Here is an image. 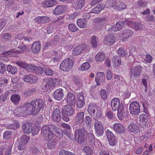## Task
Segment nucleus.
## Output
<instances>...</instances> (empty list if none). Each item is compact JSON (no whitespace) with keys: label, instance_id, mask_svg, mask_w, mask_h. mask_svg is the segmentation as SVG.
<instances>
[{"label":"nucleus","instance_id":"50","mask_svg":"<svg viewBox=\"0 0 155 155\" xmlns=\"http://www.w3.org/2000/svg\"><path fill=\"white\" fill-rule=\"evenodd\" d=\"M83 150L87 153V155H91L93 153L92 150L89 146L84 147L83 149Z\"/></svg>","mask_w":155,"mask_h":155},{"label":"nucleus","instance_id":"54","mask_svg":"<svg viewBox=\"0 0 155 155\" xmlns=\"http://www.w3.org/2000/svg\"><path fill=\"white\" fill-rule=\"evenodd\" d=\"M117 52L118 54L121 57L124 56L127 54L126 50L122 47L119 48Z\"/></svg>","mask_w":155,"mask_h":155},{"label":"nucleus","instance_id":"36","mask_svg":"<svg viewBox=\"0 0 155 155\" xmlns=\"http://www.w3.org/2000/svg\"><path fill=\"white\" fill-rule=\"evenodd\" d=\"M112 61L114 64L117 66H120L121 63L120 58L117 55L114 56L112 59Z\"/></svg>","mask_w":155,"mask_h":155},{"label":"nucleus","instance_id":"41","mask_svg":"<svg viewBox=\"0 0 155 155\" xmlns=\"http://www.w3.org/2000/svg\"><path fill=\"white\" fill-rule=\"evenodd\" d=\"M18 48L19 50H18L16 51H12V52L13 53L12 54L13 55V56H15L14 55L13 53L15 54L16 53H21L22 52H24L25 51H26V47L24 45H21L20 46L18 47Z\"/></svg>","mask_w":155,"mask_h":155},{"label":"nucleus","instance_id":"24","mask_svg":"<svg viewBox=\"0 0 155 155\" xmlns=\"http://www.w3.org/2000/svg\"><path fill=\"white\" fill-rule=\"evenodd\" d=\"M50 127L51 129V130L54 131L55 134L57 137L60 139L63 136V134L61 132H60V130L59 128L56 127L55 126L52 124H50Z\"/></svg>","mask_w":155,"mask_h":155},{"label":"nucleus","instance_id":"26","mask_svg":"<svg viewBox=\"0 0 155 155\" xmlns=\"http://www.w3.org/2000/svg\"><path fill=\"white\" fill-rule=\"evenodd\" d=\"M120 103V101L117 98H114L112 100L111 103V106L112 109L114 111H115L117 109Z\"/></svg>","mask_w":155,"mask_h":155},{"label":"nucleus","instance_id":"35","mask_svg":"<svg viewBox=\"0 0 155 155\" xmlns=\"http://www.w3.org/2000/svg\"><path fill=\"white\" fill-rule=\"evenodd\" d=\"M64 111L66 114L71 115L73 114L74 110L72 106L68 105L65 106Z\"/></svg>","mask_w":155,"mask_h":155},{"label":"nucleus","instance_id":"59","mask_svg":"<svg viewBox=\"0 0 155 155\" xmlns=\"http://www.w3.org/2000/svg\"><path fill=\"white\" fill-rule=\"evenodd\" d=\"M145 19L149 22H154L155 21V17L152 15H149L146 17Z\"/></svg>","mask_w":155,"mask_h":155},{"label":"nucleus","instance_id":"53","mask_svg":"<svg viewBox=\"0 0 155 155\" xmlns=\"http://www.w3.org/2000/svg\"><path fill=\"white\" fill-rule=\"evenodd\" d=\"M114 76L115 81L119 83H123L124 81V78L121 76L117 74H114Z\"/></svg>","mask_w":155,"mask_h":155},{"label":"nucleus","instance_id":"4","mask_svg":"<svg viewBox=\"0 0 155 155\" xmlns=\"http://www.w3.org/2000/svg\"><path fill=\"white\" fill-rule=\"evenodd\" d=\"M142 72V67L140 65L132 66L129 71V75L131 79L139 77Z\"/></svg>","mask_w":155,"mask_h":155},{"label":"nucleus","instance_id":"20","mask_svg":"<svg viewBox=\"0 0 155 155\" xmlns=\"http://www.w3.org/2000/svg\"><path fill=\"white\" fill-rule=\"evenodd\" d=\"M139 124L142 127L146 125L148 120L147 117L145 114H140L139 117Z\"/></svg>","mask_w":155,"mask_h":155},{"label":"nucleus","instance_id":"56","mask_svg":"<svg viewBox=\"0 0 155 155\" xmlns=\"http://www.w3.org/2000/svg\"><path fill=\"white\" fill-rule=\"evenodd\" d=\"M12 134V132L10 131L7 130L5 131L3 134V138L6 139H8L11 137Z\"/></svg>","mask_w":155,"mask_h":155},{"label":"nucleus","instance_id":"13","mask_svg":"<svg viewBox=\"0 0 155 155\" xmlns=\"http://www.w3.org/2000/svg\"><path fill=\"white\" fill-rule=\"evenodd\" d=\"M67 6L65 5H58L53 11V14L56 15H60L66 11Z\"/></svg>","mask_w":155,"mask_h":155},{"label":"nucleus","instance_id":"18","mask_svg":"<svg viewBox=\"0 0 155 155\" xmlns=\"http://www.w3.org/2000/svg\"><path fill=\"white\" fill-rule=\"evenodd\" d=\"M114 130L119 134L124 133L125 129L124 127L121 124L117 123L113 125Z\"/></svg>","mask_w":155,"mask_h":155},{"label":"nucleus","instance_id":"9","mask_svg":"<svg viewBox=\"0 0 155 155\" xmlns=\"http://www.w3.org/2000/svg\"><path fill=\"white\" fill-rule=\"evenodd\" d=\"M73 65V61L70 58H67L60 64V68L62 71H68L72 68Z\"/></svg>","mask_w":155,"mask_h":155},{"label":"nucleus","instance_id":"64","mask_svg":"<svg viewBox=\"0 0 155 155\" xmlns=\"http://www.w3.org/2000/svg\"><path fill=\"white\" fill-rule=\"evenodd\" d=\"M71 130H64L63 131V132H62V133L63 134H64L65 135L67 136L69 138H71V137L72 136V134L71 133Z\"/></svg>","mask_w":155,"mask_h":155},{"label":"nucleus","instance_id":"33","mask_svg":"<svg viewBox=\"0 0 155 155\" xmlns=\"http://www.w3.org/2000/svg\"><path fill=\"white\" fill-rule=\"evenodd\" d=\"M50 140L47 144L48 147L49 148L53 149L55 147L57 143V140L54 138L48 139Z\"/></svg>","mask_w":155,"mask_h":155},{"label":"nucleus","instance_id":"34","mask_svg":"<svg viewBox=\"0 0 155 155\" xmlns=\"http://www.w3.org/2000/svg\"><path fill=\"white\" fill-rule=\"evenodd\" d=\"M77 24L80 28H84L87 27V21L84 19H79L77 21Z\"/></svg>","mask_w":155,"mask_h":155},{"label":"nucleus","instance_id":"8","mask_svg":"<svg viewBox=\"0 0 155 155\" xmlns=\"http://www.w3.org/2000/svg\"><path fill=\"white\" fill-rule=\"evenodd\" d=\"M84 113L83 112H78L74 119V122L73 126L74 128L81 127L84 120Z\"/></svg>","mask_w":155,"mask_h":155},{"label":"nucleus","instance_id":"62","mask_svg":"<svg viewBox=\"0 0 155 155\" xmlns=\"http://www.w3.org/2000/svg\"><path fill=\"white\" fill-rule=\"evenodd\" d=\"M91 44L93 47L95 48L97 47V41L96 40V38L95 36H93L91 38Z\"/></svg>","mask_w":155,"mask_h":155},{"label":"nucleus","instance_id":"47","mask_svg":"<svg viewBox=\"0 0 155 155\" xmlns=\"http://www.w3.org/2000/svg\"><path fill=\"white\" fill-rule=\"evenodd\" d=\"M90 68V65L88 62L84 63L81 65L79 68L81 71H85L89 69Z\"/></svg>","mask_w":155,"mask_h":155},{"label":"nucleus","instance_id":"58","mask_svg":"<svg viewBox=\"0 0 155 155\" xmlns=\"http://www.w3.org/2000/svg\"><path fill=\"white\" fill-rule=\"evenodd\" d=\"M142 105L144 108V111L146 113L147 112V108L148 106V102L145 99H143L142 101Z\"/></svg>","mask_w":155,"mask_h":155},{"label":"nucleus","instance_id":"44","mask_svg":"<svg viewBox=\"0 0 155 155\" xmlns=\"http://www.w3.org/2000/svg\"><path fill=\"white\" fill-rule=\"evenodd\" d=\"M29 140V137L27 135H24L20 137L19 140L21 143H22L24 144H26Z\"/></svg>","mask_w":155,"mask_h":155},{"label":"nucleus","instance_id":"46","mask_svg":"<svg viewBox=\"0 0 155 155\" xmlns=\"http://www.w3.org/2000/svg\"><path fill=\"white\" fill-rule=\"evenodd\" d=\"M88 137L90 141V144L94 146L95 143V139L94 135L92 133H89Z\"/></svg>","mask_w":155,"mask_h":155},{"label":"nucleus","instance_id":"10","mask_svg":"<svg viewBox=\"0 0 155 155\" xmlns=\"http://www.w3.org/2000/svg\"><path fill=\"white\" fill-rule=\"evenodd\" d=\"M41 134L44 137L48 138V139L52 138L54 136V134L51 130L50 124L45 125L42 128Z\"/></svg>","mask_w":155,"mask_h":155},{"label":"nucleus","instance_id":"48","mask_svg":"<svg viewBox=\"0 0 155 155\" xmlns=\"http://www.w3.org/2000/svg\"><path fill=\"white\" fill-rule=\"evenodd\" d=\"M12 38L11 35L9 33H5L3 34L1 37V39L5 41L10 40Z\"/></svg>","mask_w":155,"mask_h":155},{"label":"nucleus","instance_id":"38","mask_svg":"<svg viewBox=\"0 0 155 155\" xmlns=\"http://www.w3.org/2000/svg\"><path fill=\"white\" fill-rule=\"evenodd\" d=\"M104 9V7L103 5L100 4H98L96 7L92 9V13L97 14L102 10Z\"/></svg>","mask_w":155,"mask_h":155},{"label":"nucleus","instance_id":"6","mask_svg":"<svg viewBox=\"0 0 155 155\" xmlns=\"http://www.w3.org/2000/svg\"><path fill=\"white\" fill-rule=\"evenodd\" d=\"M94 125L96 135L97 137L101 136L104 133L103 124L101 121L95 120Z\"/></svg>","mask_w":155,"mask_h":155},{"label":"nucleus","instance_id":"43","mask_svg":"<svg viewBox=\"0 0 155 155\" xmlns=\"http://www.w3.org/2000/svg\"><path fill=\"white\" fill-rule=\"evenodd\" d=\"M132 25L134 28L136 30H141L143 28V25L141 22H134L133 23Z\"/></svg>","mask_w":155,"mask_h":155},{"label":"nucleus","instance_id":"15","mask_svg":"<svg viewBox=\"0 0 155 155\" xmlns=\"http://www.w3.org/2000/svg\"><path fill=\"white\" fill-rule=\"evenodd\" d=\"M97 78H95V81L97 85H100V82L103 84L104 82L105 78V75L104 73L98 72L97 73Z\"/></svg>","mask_w":155,"mask_h":155},{"label":"nucleus","instance_id":"23","mask_svg":"<svg viewBox=\"0 0 155 155\" xmlns=\"http://www.w3.org/2000/svg\"><path fill=\"white\" fill-rule=\"evenodd\" d=\"M51 53L53 55L52 61L54 62L58 61L61 57V54L60 51H53Z\"/></svg>","mask_w":155,"mask_h":155},{"label":"nucleus","instance_id":"39","mask_svg":"<svg viewBox=\"0 0 155 155\" xmlns=\"http://www.w3.org/2000/svg\"><path fill=\"white\" fill-rule=\"evenodd\" d=\"M84 123V124L86 125L87 128H89L91 126V119L89 116H87L85 117Z\"/></svg>","mask_w":155,"mask_h":155},{"label":"nucleus","instance_id":"2","mask_svg":"<svg viewBox=\"0 0 155 155\" xmlns=\"http://www.w3.org/2000/svg\"><path fill=\"white\" fill-rule=\"evenodd\" d=\"M87 134V131L84 128L77 129L74 132L75 140L78 143H81L84 142Z\"/></svg>","mask_w":155,"mask_h":155},{"label":"nucleus","instance_id":"25","mask_svg":"<svg viewBox=\"0 0 155 155\" xmlns=\"http://www.w3.org/2000/svg\"><path fill=\"white\" fill-rule=\"evenodd\" d=\"M84 49V45H78L73 50L72 54L75 56L79 55L82 53Z\"/></svg>","mask_w":155,"mask_h":155},{"label":"nucleus","instance_id":"60","mask_svg":"<svg viewBox=\"0 0 155 155\" xmlns=\"http://www.w3.org/2000/svg\"><path fill=\"white\" fill-rule=\"evenodd\" d=\"M59 155H75L74 153L62 150L59 152Z\"/></svg>","mask_w":155,"mask_h":155},{"label":"nucleus","instance_id":"16","mask_svg":"<svg viewBox=\"0 0 155 155\" xmlns=\"http://www.w3.org/2000/svg\"><path fill=\"white\" fill-rule=\"evenodd\" d=\"M37 77L31 74L25 76L23 77L24 80L26 82L30 83H35L38 81Z\"/></svg>","mask_w":155,"mask_h":155},{"label":"nucleus","instance_id":"32","mask_svg":"<svg viewBox=\"0 0 155 155\" xmlns=\"http://www.w3.org/2000/svg\"><path fill=\"white\" fill-rule=\"evenodd\" d=\"M84 3V0H78L75 3L74 8L76 10H80L83 7Z\"/></svg>","mask_w":155,"mask_h":155},{"label":"nucleus","instance_id":"5","mask_svg":"<svg viewBox=\"0 0 155 155\" xmlns=\"http://www.w3.org/2000/svg\"><path fill=\"white\" fill-rule=\"evenodd\" d=\"M18 65L23 68L26 69V70H29V69H36V71L38 74H40L43 73L44 70L40 67L33 66L31 65L27 64L25 62L22 61H18L17 63Z\"/></svg>","mask_w":155,"mask_h":155},{"label":"nucleus","instance_id":"11","mask_svg":"<svg viewBox=\"0 0 155 155\" xmlns=\"http://www.w3.org/2000/svg\"><path fill=\"white\" fill-rule=\"evenodd\" d=\"M106 134L109 144L111 146H114L117 143L116 136L111 131L108 130H107Z\"/></svg>","mask_w":155,"mask_h":155},{"label":"nucleus","instance_id":"7","mask_svg":"<svg viewBox=\"0 0 155 155\" xmlns=\"http://www.w3.org/2000/svg\"><path fill=\"white\" fill-rule=\"evenodd\" d=\"M130 114L133 115H138L140 113L139 104L137 101H134L130 103L129 108Z\"/></svg>","mask_w":155,"mask_h":155},{"label":"nucleus","instance_id":"37","mask_svg":"<svg viewBox=\"0 0 155 155\" xmlns=\"http://www.w3.org/2000/svg\"><path fill=\"white\" fill-rule=\"evenodd\" d=\"M123 26V23L122 22H117L116 24H114V27L111 28V29L110 30L115 31H119L121 29Z\"/></svg>","mask_w":155,"mask_h":155},{"label":"nucleus","instance_id":"61","mask_svg":"<svg viewBox=\"0 0 155 155\" xmlns=\"http://www.w3.org/2000/svg\"><path fill=\"white\" fill-rule=\"evenodd\" d=\"M100 96L104 100H105L107 99V92L105 90H101L100 92Z\"/></svg>","mask_w":155,"mask_h":155},{"label":"nucleus","instance_id":"22","mask_svg":"<svg viewBox=\"0 0 155 155\" xmlns=\"http://www.w3.org/2000/svg\"><path fill=\"white\" fill-rule=\"evenodd\" d=\"M66 101L67 103L70 104H75L76 99L74 95L71 93H68L67 94Z\"/></svg>","mask_w":155,"mask_h":155},{"label":"nucleus","instance_id":"12","mask_svg":"<svg viewBox=\"0 0 155 155\" xmlns=\"http://www.w3.org/2000/svg\"><path fill=\"white\" fill-rule=\"evenodd\" d=\"M114 36L111 34H108L104 38L103 43L108 46H111L115 42Z\"/></svg>","mask_w":155,"mask_h":155},{"label":"nucleus","instance_id":"27","mask_svg":"<svg viewBox=\"0 0 155 155\" xmlns=\"http://www.w3.org/2000/svg\"><path fill=\"white\" fill-rule=\"evenodd\" d=\"M41 45L38 42L34 43L32 45L31 49L32 52L35 54L38 53L40 51Z\"/></svg>","mask_w":155,"mask_h":155},{"label":"nucleus","instance_id":"49","mask_svg":"<svg viewBox=\"0 0 155 155\" xmlns=\"http://www.w3.org/2000/svg\"><path fill=\"white\" fill-rule=\"evenodd\" d=\"M102 116V114L101 111L99 110H97L95 113H94L91 116L94 119H97L100 118Z\"/></svg>","mask_w":155,"mask_h":155},{"label":"nucleus","instance_id":"21","mask_svg":"<svg viewBox=\"0 0 155 155\" xmlns=\"http://www.w3.org/2000/svg\"><path fill=\"white\" fill-rule=\"evenodd\" d=\"M64 94L62 89H58L56 90L54 92L53 97L57 100H61L63 97Z\"/></svg>","mask_w":155,"mask_h":155},{"label":"nucleus","instance_id":"3","mask_svg":"<svg viewBox=\"0 0 155 155\" xmlns=\"http://www.w3.org/2000/svg\"><path fill=\"white\" fill-rule=\"evenodd\" d=\"M58 81V79L53 80L51 78L44 79L43 81V90L45 91H49L55 85L56 83Z\"/></svg>","mask_w":155,"mask_h":155},{"label":"nucleus","instance_id":"52","mask_svg":"<svg viewBox=\"0 0 155 155\" xmlns=\"http://www.w3.org/2000/svg\"><path fill=\"white\" fill-rule=\"evenodd\" d=\"M68 28L69 30L73 32H75L79 29L74 24H69Z\"/></svg>","mask_w":155,"mask_h":155},{"label":"nucleus","instance_id":"1","mask_svg":"<svg viewBox=\"0 0 155 155\" xmlns=\"http://www.w3.org/2000/svg\"><path fill=\"white\" fill-rule=\"evenodd\" d=\"M44 101L35 99L30 102H26L13 111L14 115L17 116L25 117L28 115L33 116L37 114L44 107Z\"/></svg>","mask_w":155,"mask_h":155},{"label":"nucleus","instance_id":"14","mask_svg":"<svg viewBox=\"0 0 155 155\" xmlns=\"http://www.w3.org/2000/svg\"><path fill=\"white\" fill-rule=\"evenodd\" d=\"M85 99L82 93H80L77 95V107L79 108H82L85 105Z\"/></svg>","mask_w":155,"mask_h":155},{"label":"nucleus","instance_id":"29","mask_svg":"<svg viewBox=\"0 0 155 155\" xmlns=\"http://www.w3.org/2000/svg\"><path fill=\"white\" fill-rule=\"evenodd\" d=\"M22 128L24 132L26 134L30 133L32 130L31 124L29 123H25L22 126Z\"/></svg>","mask_w":155,"mask_h":155},{"label":"nucleus","instance_id":"51","mask_svg":"<svg viewBox=\"0 0 155 155\" xmlns=\"http://www.w3.org/2000/svg\"><path fill=\"white\" fill-rule=\"evenodd\" d=\"M19 124L18 122L15 121L13 124H11L7 127V128L9 129L15 130L19 127Z\"/></svg>","mask_w":155,"mask_h":155},{"label":"nucleus","instance_id":"63","mask_svg":"<svg viewBox=\"0 0 155 155\" xmlns=\"http://www.w3.org/2000/svg\"><path fill=\"white\" fill-rule=\"evenodd\" d=\"M42 24L48 22L50 21V18L47 16H41Z\"/></svg>","mask_w":155,"mask_h":155},{"label":"nucleus","instance_id":"57","mask_svg":"<svg viewBox=\"0 0 155 155\" xmlns=\"http://www.w3.org/2000/svg\"><path fill=\"white\" fill-rule=\"evenodd\" d=\"M106 116L109 119H112L114 118V115L112 111L107 110L106 113Z\"/></svg>","mask_w":155,"mask_h":155},{"label":"nucleus","instance_id":"17","mask_svg":"<svg viewBox=\"0 0 155 155\" xmlns=\"http://www.w3.org/2000/svg\"><path fill=\"white\" fill-rule=\"evenodd\" d=\"M133 34V31L130 29H126L123 31L121 33L122 40L124 41H126L127 39L132 36Z\"/></svg>","mask_w":155,"mask_h":155},{"label":"nucleus","instance_id":"28","mask_svg":"<svg viewBox=\"0 0 155 155\" xmlns=\"http://www.w3.org/2000/svg\"><path fill=\"white\" fill-rule=\"evenodd\" d=\"M57 4V1L54 0H46L43 2V6L45 8L51 7Z\"/></svg>","mask_w":155,"mask_h":155},{"label":"nucleus","instance_id":"45","mask_svg":"<svg viewBox=\"0 0 155 155\" xmlns=\"http://www.w3.org/2000/svg\"><path fill=\"white\" fill-rule=\"evenodd\" d=\"M105 58V55L103 53H98L95 56V60L97 62L102 61Z\"/></svg>","mask_w":155,"mask_h":155},{"label":"nucleus","instance_id":"42","mask_svg":"<svg viewBox=\"0 0 155 155\" xmlns=\"http://www.w3.org/2000/svg\"><path fill=\"white\" fill-rule=\"evenodd\" d=\"M129 130L132 132H137L139 130L137 125L132 124H130L129 125Z\"/></svg>","mask_w":155,"mask_h":155},{"label":"nucleus","instance_id":"30","mask_svg":"<svg viewBox=\"0 0 155 155\" xmlns=\"http://www.w3.org/2000/svg\"><path fill=\"white\" fill-rule=\"evenodd\" d=\"M97 110L96 104L94 103L91 104L88 107L87 111L89 114L91 116Z\"/></svg>","mask_w":155,"mask_h":155},{"label":"nucleus","instance_id":"19","mask_svg":"<svg viewBox=\"0 0 155 155\" xmlns=\"http://www.w3.org/2000/svg\"><path fill=\"white\" fill-rule=\"evenodd\" d=\"M61 116L59 110L56 108L54 109L53 113L52 119L55 122H59L61 120Z\"/></svg>","mask_w":155,"mask_h":155},{"label":"nucleus","instance_id":"55","mask_svg":"<svg viewBox=\"0 0 155 155\" xmlns=\"http://www.w3.org/2000/svg\"><path fill=\"white\" fill-rule=\"evenodd\" d=\"M44 71L45 74L48 75H52L54 74V71L48 67H45L44 68Z\"/></svg>","mask_w":155,"mask_h":155},{"label":"nucleus","instance_id":"31","mask_svg":"<svg viewBox=\"0 0 155 155\" xmlns=\"http://www.w3.org/2000/svg\"><path fill=\"white\" fill-rule=\"evenodd\" d=\"M11 101L15 105H18L21 100L20 96L17 94H15L12 95L10 98Z\"/></svg>","mask_w":155,"mask_h":155},{"label":"nucleus","instance_id":"40","mask_svg":"<svg viewBox=\"0 0 155 155\" xmlns=\"http://www.w3.org/2000/svg\"><path fill=\"white\" fill-rule=\"evenodd\" d=\"M7 70L9 73L13 74H15L18 71V69L16 67H13L10 65L8 66Z\"/></svg>","mask_w":155,"mask_h":155}]
</instances>
